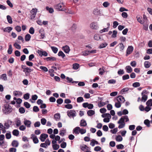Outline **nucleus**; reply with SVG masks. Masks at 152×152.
<instances>
[{"label": "nucleus", "mask_w": 152, "mask_h": 152, "mask_svg": "<svg viewBox=\"0 0 152 152\" xmlns=\"http://www.w3.org/2000/svg\"><path fill=\"white\" fill-rule=\"evenodd\" d=\"M6 99L3 100L4 103L3 108V110L4 113L6 114L8 113L10 110V95H7L5 96Z\"/></svg>", "instance_id": "nucleus-1"}, {"label": "nucleus", "mask_w": 152, "mask_h": 152, "mask_svg": "<svg viewBox=\"0 0 152 152\" xmlns=\"http://www.w3.org/2000/svg\"><path fill=\"white\" fill-rule=\"evenodd\" d=\"M54 8L59 11H64L65 10L64 5L63 3H60L54 6Z\"/></svg>", "instance_id": "nucleus-2"}, {"label": "nucleus", "mask_w": 152, "mask_h": 152, "mask_svg": "<svg viewBox=\"0 0 152 152\" xmlns=\"http://www.w3.org/2000/svg\"><path fill=\"white\" fill-rule=\"evenodd\" d=\"M148 92L146 90H145L143 91L141 93V95L142 96L141 100L142 102H145L147 100L148 98L147 94Z\"/></svg>", "instance_id": "nucleus-3"}, {"label": "nucleus", "mask_w": 152, "mask_h": 152, "mask_svg": "<svg viewBox=\"0 0 152 152\" xmlns=\"http://www.w3.org/2000/svg\"><path fill=\"white\" fill-rule=\"evenodd\" d=\"M67 115L69 117L72 116L74 117L76 116V112L74 110H71L69 111L68 110L67 112Z\"/></svg>", "instance_id": "nucleus-4"}, {"label": "nucleus", "mask_w": 152, "mask_h": 152, "mask_svg": "<svg viewBox=\"0 0 152 152\" xmlns=\"http://www.w3.org/2000/svg\"><path fill=\"white\" fill-rule=\"evenodd\" d=\"M134 48L132 46H129L126 51V56H127L131 54Z\"/></svg>", "instance_id": "nucleus-5"}, {"label": "nucleus", "mask_w": 152, "mask_h": 152, "mask_svg": "<svg viewBox=\"0 0 152 152\" xmlns=\"http://www.w3.org/2000/svg\"><path fill=\"white\" fill-rule=\"evenodd\" d=\"M31 138L33 140L34 143L37 144L38 143L39 140L37 137L34 134H32L31 135Z\"/></svg>", "instance_id": "nucleus-6"}, {"label": "nucleus", "mask_w": 152, "mask_h": 152, "mask_svg": "<svg viewBox=\"0 0 152 152\" xmlns=\"http://www.w3.org/2000/svg\"><path fill=\"white\" fill-rule=\"evenodd\" d=\"M48 137V135L45 134H42L40 136L39 139L42 142H44Z\"/></svg>", "instance_id": "nucleus-7"}, {"label": "nucleus", "mask_w": 152, "mask_h": 152, "mask_svg": "<svg viewBox=\"0 0 152 152\" xmlns=\"http://www.w3.org/2000/svg\"><path fill=\"white\" fill-rule=\"evenodd\" d=\"M90 27L91 28L94 29H97L99 28L97 23L94 22L90 24Z\"/></svg>", "instance_id": "nucleus-8"}, {"label": "nucleus", "mask_w": 152, "mask_h": 152, "mask_svg": "<svg viewBox=\"0 0 152 152\" xmlns=\"http://www.w3.org/2000/svg\"><path fill=\"white\" fill-rule=\"evenodd\" d=\"M23 123L27 127L29 128L31 127V121L25 118Z\"/></svg>", "instance_id": "nucleus-9"}, {"label": "nucleus", "mask_w": 152, "mask_h": 152, "mask_svg": "<svg viewBox=\"0 0 152 152\" xmlns=\"http://www.w3.org/2000/svg\"><path fill=\"white\" fill-rule=\"evenodd\" d=\"M62 50L66 53H69L70 51V49L69 47L67 45L63 46L62 48Z\"/></svg>", "instance_id": "nucleus-10"}, {"label": "nucleus", "mask_w": 152, "mask_h": 152, "mask_svg": "<svg viewBox=\"0 0 152 152\" xmlns=\"http://www.w3.org/2000/svg\"><path fill=\"white\" fill-rule=\"evenodd\" d=\"M80 127H76L74 128L73 130V133L76 134H79L80 133Z\"/></svg>", "instance_id": "nucleus-11"}, {"label": "nucleus", "mask_w": 152, "mask_h": 152, "mask_svg": "<svg viewBox=\"0 0 152 152\" xmlns=\"http://www.w3.org/2000/svg\"><path fill=\"white\" fill-rule=\"evenodd\" d=\"M117 100L118 102H121L124 103L125 101V99L124 97L122 96H118L117 98Z\"/></svg>", "instance_id": "nucleus-12"}, {"label": "nucleus", "mask_w": 152, "mask_h": 152, "mask_svg": "<svg viewBox=\"0 0 152 152\" xmlns=\"http://www.w3.org/2000/svg\"><path fill=\"white\" fill-rule=\"evenodd\" d=\"M66 79L67 80V82L68 83H78V81H72V79L71 78H69V77H66Z\"/></svg>", "instance_id": "nucleus-13"}, {"label": "nucleus", "mask_w": 152, "mask_h": 152, "mask_svg": "<svg viewBox=\"0 0 152 152\" xmlns=\"http://www.w3.org/2000/svg\"><path fill=\"white\" fill-rule=\"evenodd\" d=\"M15 122L17 127H18L20 126L21 124V121L20 119L19 118H17L15 119Z\"/></svg>", "instance_id": "nucleus-14"}, {"label": "nucleus", "mask_w": 152, "mask_h": 152, "mask_svg": "<svg viewBox=\"0 0 152 152\" xmlns=\"http://www.w3.org/2000/svg\"><path fill=\"white\" fill-rule=\"evenodd\" d=\"M125 69L126 72L128 73H131L132 71V69L129 66H127L125 67Z\"/></svg>", "instance_id": "nucleus-15"}, {"label": "nucleus", "mask_w": 152, "mask_h": 152, "mask_svg": "<svg viewBox=\"0 0 152 152\" xmlns=\"http://www.w3.org/2000/svg\"><path fill=\"white\" fill-rule=\"evenodd\" d=\"M44 60H46L48 61H56V58L53 57H48L45 58Z\"/></svg>", "instance_id": "nucleus-16"}, {"label": "nucleus", "mask_w": 152, "mask_h": 152, "mask_svg": "<svg viewBox=\"0 0 152 152\" xmlns=\"http://www.w3.org/2000/svg\"><path fill=\"white\" fill-rule=\"evenodd\" d=\"M11 145L13 147H17L19 145V143L17 141L14 140L12 142Z\"/></svg>", "instance_id": "nucleus-17"}, {"label": "nucleus", "mask_w": 152, "mask_h": 152, "mask_svg": "<svg viewBox=\"0 0 152 152\" xmlns=\"http://www.w3.org/2000/svg\"><path fill=\"white\" fill-rule=\"evenodd\" d=\"M66 133V130L64 128H62L60 131L59 135L61 136H64Z\"/></svg>", "instance_id": "nucleus-18"}, {"label": "nucleus", "mask_w": 152, "mask_h": 152, "mask_svg": "<svg viewBox=\"0 0 152 152\" xmlns=\"http://www.w3.org/2000/svg\"><path fill=\"white\" fill-rule=\"evenodd\" d=\"M129 90V88L126 87L122 89L120 91V93L121 94H124L126 92L128 91Z\"/></svg>", "instance_id": "nucleus-19"}, {"label": "nucleus", "mask_w": 152, "mask_h": 152, "mask_svg": "<svg viewBox=\"0 0 152 152\" xmlns=\"http://www.w3.org/2000/svg\"><path fill=\"white\" fill-rule=\"evenodd\" d=\"M87 114L88 116H91L95 114V112L92 110H90L87 112Z\"/></svg>", "instance_id": "nucleus-20"}, {"label": "nucleus", "mask_w": 152, "mask_h": 152, "mask_svg": "<svg viewBox=\"0 0 152 152\" xmlns=\"http://www.w3.org/2000/svg\"><path fill=\"white\" fill-rule=\"evenodd\" d=\"M145 67L148 68L150 67L151 66V64L148 61H145L144 63Z\"/></svg>", "instance_id": "nucleus-21"}, {"label": "nucleus", "mask_w": 152, "mask_h": 152, "mask_svg": "<svg viewBox=\"0 0 152 152\" xmlns=\"http://www.w3.org/2000/svg\"><path fill=\"white\" fill-rule=\"evenodd\" d=\"M43 31V30L42 29L40 30L39 31V33L40 34V36L41 37L40 39H43L45 37V34Z\"/></svg>", "instance_id": "nucleus-22"}, {"label": "nucleus", "mask_w": 152, "mask_h": 152, "mask_svg": "<svg viewBox=\"0 0 152 152\" xmlns=\"http://www.w3.org/2000/svg\"><path fill=\"white\" fill-rule=\"evenodd\" d=\"M54 118L56 120L58 121L60 119V115L59 113H56L54 115Z\"/></svg>", "instance_id": "nucleus-23"}, {"label": "nucleus", "mask_w": 152, "mask_h": 152, "mask_svg": "<svg viewBox=\"0 0 152 152\" xmlns=\"http://www.w3.org/2000/svg\"><path fill=\"white\" fill-rule=\"evenodd\" d=\"M91 142L90 143V145H91L92 146H94L95 144H96V145H98L99 144V143L98 142L95 140L93 139L91 141Z\"/></svg>", "instance_id": "nucleus-24"}, {"label": "nucleus", "mask_w": 152, "mask_h": 152, "mask_svg": "<svg viewBox=\"0 0 152 152\" xmlns=\"http://www.w3.org/2000/svg\"><path fill=\"white\" fill-rule=\"evenodd\" d=\"M19 131L17 129H14L12 132L13 134L16 136H18L19 134Z\"/></svg>", "instance_id": "nucleus-25"}, {"label": "nucleus", "mask_w": 152, "mask_h": 152, "mask_svg": "<svg viewBox=\"0 0 152 152\" xmlns=\"http://www.w3.org/2000/svg\"><path fill=\"white\" fill-rule=\"evenodd\" d=\"M13 94L15 96H21L22 95V93L20 91H15L13 92Z\"/></svg>", "instance_id": "nucleus-26"}, {"label": "nucleus", "mask_w": 152, "mask_h": 152, "mask_svg": "<svg viewBox=\"0 0 152 152\" xmlns=\"http://www.w3.org/2000/svg\"><path fill=\"white\" fill-rule=\"evenodd\" d=\"M146 104L147 106H152V99H149L146 102Z\"/></svg>", "instance_id": "nucleus-27"}, {"label": "nucleus", "mask_w": 152, "mask_h": 152, "mask_svg": "<svg viewBox=\"0 0 152 152\" xmlns=\"http://www.w3.org/2000/svg\"><path fill=\"white\" fill-rule=\"evenodd\" d=\"M80 125L81 126H86L87 125L86 121L84 120H81L80 122Z\"/></svg>", "instance_id": "nucleus-28"}, {"label": "nucleus", "mask_w": 152, "mask_h": 152, "mask_svg": "<svg viewBox=\"0 0 152 152\" xmlns=\"http://www.w3.org/2000/svg\"><path fill=\"white\" fill-rule=\"evenodd\" d=\"M0 79H1L4 80H7V75L5 74H2L0 77Z\"/></svg>", "instance_id": "nucleus-29"}, {"label": "nucleus", "mask_w": 152, "mask_h": 152, "mask_svg": "<svg viewBox=\"0 0 152 152\" xmlns=\"http://www.w3.org/2000/svg\"><path fill=\"white\" fill-rule=\"evenodd\" d=\"M46 9L49 11V12L50 13H53L54 12L53 9L51 7H46Z\"/></svg>", "instance_id": "nucleus-30"}, {"label": "nucleus", "mask_w": 152, "mask_h": 152, "mask_svg": "<svg viewBox=\"0 0 152 152\" xmlns=\"http://www.w3.org/2000/svg\"><path fill=\"white\" fill-rule=\"evenodd\" d=\"M31 37V35L29 34H27L25 36V40L26 41H28L30 39Z\"/></svg>", "instance_id": "nucleus-31"}, {"label": "nucleus", "mask_w": 152, "mask_h": 152, "mask_svg": "<svg viewBox=\"0 0 152 152\" xmlns=\"http://www.w3.org/2000/svg\"><path fill=\"white\" fill-rule=\"evenodd\" d=\"M58 55V56H61L63 58H64L65 56V54L61 51H59Z\"/></svg>", "instance_id": "nucleus-32"}, {"label": "nucleus", "mask_w": 152, "mask_h": 152, "mask_svg": "<svg viewBox=\"0 0 152 152\" xmlns=\"http://www.w3.org/2000/svg\"><path fill=\"white\" fill-rule=\"evenodd\" d=\"M51 48L54 53H57L58 51V49L57 48L54 46H51Z\"/></svg>", "instance_id": "nucleus-33"}, {"label": "nucleus", "mask_w": 152, "mask_h": 152, "mask_svg": "<svg viewBox=\"0 0 152 152\" xmlns=\"http://www.w3.org/2000/svg\"><path fill=\"white\" fill-rule=\"evenodd\" d=\"M39 68L43 71H44L45 72H47L48 71V68L45 66H41L39 67Z\"/></svg>", "instance_id": "nucleus-34"}, {"label": "nucleus", "mask_w": 152, "mask_h": 152, "mask_svg": "<svg viewBox=\"0 0 152 152\" xmlns=\"http://www.w3.org/2000/svg\"><path fill=\"white\" fill-rule=\"evenodd\" d=\"M65 12L66 13L69 14H74L75 13L74 12L72 11L71 10L68 9H65L64 10Z\"/></svg>", "instance_id": "nucleus-35"}, {"label": "nucleus", "mask_w": 152, "mask_h": 152, "mask_svg": "<svg viewBox=\"0 0 152 152\" xmlns=\"http://www.w3.org/2000/svg\"><path fill=\"white\" fill-rule=\"evenodd\" d=\"M94 14L96 15H98L100 14V11L97 9H95L94 10Z\"/></svg>", "instance_id": "nucleus-36"}, {"label": "nucleus", "mask_w": 152, "mask_h": 152, "mask_svg": "<svg viewBox=\"0 0 152 152\" xmlns=\"http://www.w3.org/2000/svg\"><path fill=\"white\" fill-rule=\"evenodd\" d=\"M144 124L147 126L149 127L150 126V121L148 119H146L144 121Z\"/></svg>", "instance_id": "nucleus-37"}, {"label": "nucleus", "mask_w": 152, "mask_h": 152, "mask_svg": "<svg viewBox=\"0 0 152 152\" xmlns=\"http://www.w3.org/2000/svg\"><path fill=\"white\" fill-rule=\"evenodd\" d=\"M102 118L107 117V118L109 117L110 118H111V115L109 113H106L104 114H103L102 115Z\"/></svg>", "instance_id": "nucleus-38"}, {"label": "nucleus", "mask_w": 152, "mask_h": 152, "mask_svg": "<svg viewBox=\"0 0 152 152\" xmlns=\"http://www.w3.org/2000/svg\"><path fill=\"white\" fill-rule=\"evenodd\" d=\"M79 66V65L77 63H75L73 64V68L75 69H77Z\"/></svg>", "instance_id": "nucleus-39"}, {"label": "nucleus", "mask_w": 152, "mask_h": 152, "mask_svg": "<svg viewBox=\"0 0 152 152\" xmlns=\"http://www.w3.org/2000/svg\"><path fill=\"white\" fill-rule=\"evenodd\" d=\"M83 101V99L82 97H79L77 98V102L78 103H80Z\"/></svg>", "instance_id": "nucleus-40"}, {"label": "nucleus", "mask_w": 152, "mask_h": 152, "mask_svg": "<svg viewBox=\"0 0 152 152\" xmlns=\"http://www.w3.org/2000/svg\"><path fill=\"white\" fill-rule=\"evenodd\" d=\"M124 119L123 116L122 117L118 122V124H123L124 123Z\"/></svg>", "instance_id": "nucleus-41"}, {"label": "nucleus", "mask_w": 152, "mask_h": 152, "mask_svg": "<svg viewBox=\"0 0 152 152\" xmlns=\"http://www.w3.org/2000/svg\"><path fill=\"white\" fill-rule=\"evenodd\" d=\"M52 147L54 150H56L59 148V145L57 144L52 145Z\"/></svg>", "instance_id": "nucleus-42"}, {"label": "nucleus", "mask_w": 152, "mask_h": 152, "mask_svg": "<svg viewBox=\"0 0 152 152\" xmlns=\"http://www.w3.org/2000/svg\"><path fill=\"white\" fill-rule=\"evenodd\" d=\"M64 107L65 108L69 109H71L73 107L72 105L70 104H66L64 105Z\"/></svg>", "instance_id": "nucleus-43"}, {"label": "nucleus", "mask_w": 152, "mask_h": 152, "mask_svg": "<svg viewBox=\"0 0 152 152\" xmlns=\"http://www.w3.org/2000/svg\"><path fill=\"white\" fill-rule=\"evenodd\" d=\"M24 105L27 108H29L31 107L30 104L27 102H24Z\"/></svg>", "instance_id": "nucleus-44"}, {"label": "nucleus", "mask_w": 152, "mask_h": 152, "mask_svg": "<svg viewBox=\"0 0 152 152\" xmlns=\"http://www.w3.org/2000/svg\"><path fill=\"white\" fill-rule=\"evenodd\" d=\"M14 46L17 49H20L21 48V46L18 44L17 42H15L14 44Z\"/></svg>", "instance_id": "nucleus-45"}, {"label": "nucleus", "mask_w": 152, "mask_h": 152, "mask_svg": "<svg viewBox=\"0 0 152 152\" xmlns=\"http://www.w3.org/2000/svg\"><path fill=\"white\" fill-rule=\"evenodd\" d=\"M30 94L28 93L25 94L23 96V98L26 100L28 99L29 98Z\"/></svg>", "instance_id": "nucleus-46"}, {"label": "nucleus", "mask_w": 152, "mask_h": 152, "mask_svg": "<svg viewBox=\"0 0 152 152\" xmlns=\"http://www.w3.org/2000/svg\"><path fill=\"white\" fill-rule=\"evenodd\" d=\"M117 73L118 75H121L124 74V71L123 69H120L118 71Z\"/></svg>", "instance_id": "nucleus-47"}, {"label": "nucleus", "mask_w": 152, "mask_h": 152, "mask_svg": "<svg viewBox=\"0 0 152 152\" xmlns=\"http://www.w3.org/2000/svg\"><path fill=\"white\" fill-rule=\"evenodd\" d=\"M107 44L106 43H104L101 44L99 47V48H102L105 47Z\"/></svg>", "instance_id": "nucleus-48"}, {"label": "nucleus", "mask_w": 152, "mask_h": 152, "mask_svg": "<svg viewBox=\"0 0 152 152\" xmlns=\"http://www.w3.org/2000/svg\"><path fill=\"white\" fill-rule=\"evenodd\" d=\"M116 83V80L113 79L110 80L108 81V84H115Z\"/></svg>", "instance_id": "nucleus-49"}, {"label": "nucleus", "mask_w": 152, "mask_h": 152, "mask_svg": "<svg viewBox=\"0 0 152 152\" xmlns=\"http://www.w3.org/2000/svg\"><path fill=\"white\" fill-rule=\"evenodd\" d=\"M19 112L21 114L24 113L25 112V110L23 107H20L19 109Z\"/></svg>", "instance_id": "nucleus-50"}, {"label": "nucleus", "mask_w": 152, "mask_h": 152, "mask_svg": "<svg viewBox=\"0 0 152 152\" xmlns=\"http://www.w3.org/2000/svg\"><path fill=\"white\" fill-rule=\"evenodd\" d=\"M41 122L42 124L43 125H45L46 124L47 122L45 118H42L41 119Z\"/></svg>", "instance_id": "nucleus-51"}, {"label": "nucleus", "mask_w": 152, "mask_h": 152, "mask_svg": "<svg viewBox=\"0 0 152 152\" xmlns=\"http://www.w3.org/2000/svg\"><path fill=\"white\" fill-rule=\"evenodd\" d=\"M94 39L97 41H98L101 39L100 36L98 35L95 34L94 36Z\"/></svg>", "instance_id": "nucleus-52"}, {"label": "nucleus", "mask_w": 152, "mask_h": 152, "mask_svg": "<svg viewBox=\"0 0 152 152\" xmlns=\"http://www.w3.org/2000/svg\"><path fill=\"white\" fill-rule=\"evenodd\" d=\"M63 100L61 98H59L57 100L56 102L58 104H61L63 102Z\"/></svg>", "instance_id": "nucleus-53"}, {"label": "nucleus", "mask_w": 152, "mask_h": 152, "mask_svg": "<svg viewBox=\"0 0 152 152\" xmlns=\"http://www.w3.org/2000/svg\"><path fill=\"white\" fill-rule=\"evenodd\" d=\"M29 32L31 34H33L34 33V30L33 27H31L29 30Z\"/></svg>", "instance_id": "nucleus-54"}, {"label": "nucleus", "mask_w": 152, "mask_h": 152, "mask_svg": "<svg viewBox=\"0 0 152 152\" xmlns=\"http://www.w3.org/2000/svg\"><path fill=\"white\" fill-rule=\"evenodd\" d=\"M117 31H116L114 30L113 31V34L112 35V37L115 38L116 37Z\"/></svg>", "instance_id": "nucleus-55"}, {"label": "nucleus", "mask_w": 152, "mask_h": 152, "mask_svg": "<svg viewBox=\"0 0 152 152\" xmlns=\"http://www.w3.org/2000/svg\"><path fill=\"white\" fill-rule=\"evenodd\" d=\"M33 110L34 112H37L39 111V109L37 106H35L33 107Z\"/></svg>", "instance_id": "nucleus-56"}, {"label": "nucleus", "mask_w": 152, "mask_h": 152, "mask_svg": "<svg viewBox=\"0 0 152 152\" xmlns=\"http://www.w3.org/2000/svg\"><path fill=\"white\" fill-rule=\"evenodd\" d=\"M129 78V75H124L122 77V79L123 80H125L128 79Z\"/></svg>", "instance_id": "nucleus-57"}, {"label": "nucleus", "mask_w": 152, "mask_h": 152, "mask_svg": "<svg viewBox=\"0 0 152 152\" xmlns=\"http://www.w3.org/2000/svg\"><path fill=\"white\" fill-rule=\"evenodd\" d=\"M106 104V103L104 102H99L98 103V105L99 107H102Z\"/></svg>", "instance_id": "nucleus-58"}, {"label": "nucleus", "mask_w": 152, "mask_h": 152, "mask_svg": "<svg viewBox=\"0 0 152 152\" xmlns=\"http://www.w3.org/2000/svg\"><path fill=\"white\" fill-rule=\"evenodd\" d=\"M140 83L139 82H135L132 84V86L134 87H137L140 86Z\"/></svg>", "instance_id": "nucleus-59"}, {"label": "nucleus", "mask_w": 152, "mask_h": 152, "mask_svg": "<svg viewBox=\"0 0 152 152\" xmlns=\"http://www.w3.org/2000/svg\"><path fill=\"white\" fill-rule=\"evenodd\" d=\"M115 106L116 108H120L121 107V104L120 102H116L115 104Z\"/></svg>", "instance_id": "nucleus-60"}, {"label": "nucleus", "mask_w": 152, "mask_h": 152, "mask_svg": "<svg viewBox=\"0 0 152 152\" xmlns=\"http://www.w3.org/2000/svg\"><path fill=\"white\" fill-rule=\"evenodd\" d=\"M116 147L118 149H122L124 148V146L122 144H120L116 146Z\"/></svg>", "instance_id": "nucleus-61"}, {"label": "nucleus", "mask_w": 152, "mask_h": 152, "mask_svg": "<svg viewBox=\"0 0 152 152\" xmlns=\"http://www.w3.org/2000/svg\"><path fill=\"white\" fill-rule=\"evenodd\" d=\"M130 65L133 67H135L137 65L136 62L135 61H131L130 63Z\"/></svg>", "instance_id": "nucleus-62"}, {"label": "nucleus", "mask_w": 152, "mask_h": 152, "mask_svg": "<svg viewBox=\"0 0 152 152\" xmlns=\"http://www.w3.org/2000/svg\"><path fill=\"white\" fill-rule=\"evenodd\" d=\"M15 54L16 56L19 57L20 55V53L18 50H16L15 52Z\"/></svg>", "instance_id": "nucleus-63"}, {"label": "nucleus", "mask_w": 152, "mask_h": 152, "mask_svg": "<svg viewBox=\"0 0 152 152\" xmlns=\"http://www.w3.org/2000/svg\"><path fill=\"white\" fill-rule=\"evenodd\" d=\"M110 5L109 3L107 1L104 2L103 4V5L104 7H107Z\"/></svg>", "instance_id": "nucleus-64"}]
</instances>
